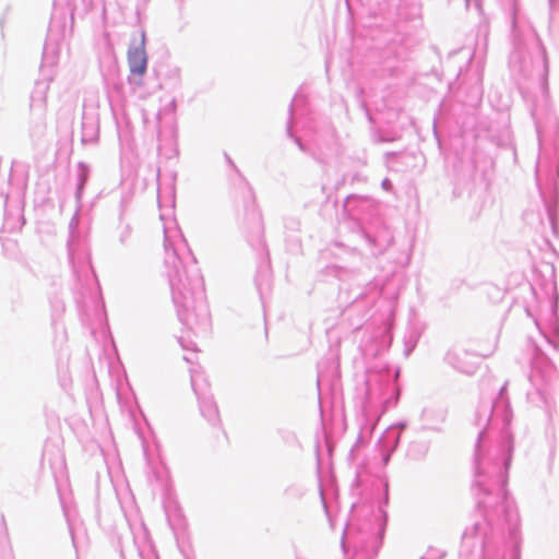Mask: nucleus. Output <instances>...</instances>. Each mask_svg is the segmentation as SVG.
Returning a JSON list of instances; mask_svg holds the SVG:
<instances>
[{
    "label": "nucleus",
    "mask_w": 559,
    "mask_h": 559,
    "mask_svg": "<svg viewBox=\"0 0 559 559\" xmlns=\"http://www.w3.org/2000/svg\"><path fill=\"white\" fill-rule=\"evenodd\" d=\"M146 52H145V36L139 34L134 37L129 50H128V64L131 74L143 76L146 71Z\"/></svg>",
    "instance_id": "obj_1"
}]
</instances>
